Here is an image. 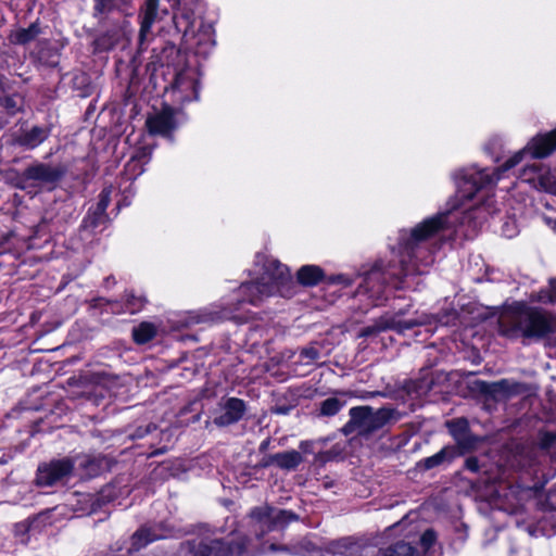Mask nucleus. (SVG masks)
I'll return each mask as SVG.
<instances>
[{
  "label": "nucleus",
  "instance_id": "nucleus-1",
  "mask_svg": "<svg viewBox=\"0 0 556 556\" xmlns=\"http://www.w3.org/2000/svg\"><path fill=\"white\" fill-rule=\"evenodd\" d=\"M555 149L556 128L547 134L534 137L523 150L515 153V155L492 174H488L484 170L473 173L467 170L462 172L460 180L457 182L459 192L463 198L470 200L479 189L496 184L500 179V172L508 170L519 164L528 150L531 151L533 157L542 159L547 156Z\"/></svg>",
  "mask_w": 556,
  "mask_h": 556
},
{
  "label": "nucleus",
  "instance_id": "nucleus-2",
  "mask_svg": "<svg viewBox=\"0 0 556 556\" xmlns=\"http://www.w3.org/2000/svg\"><path fill=\"white\" fill-rule=\"evenodd\" d=\"M350 420L343 426L342 432L345 435H370L390 421H396L400 414L390 407L374 409L371 406H356L349 412Z\"/></svg>",
  "mask_w": 556,
  "mask_h": 556
},
{
  "label": "nucleus",
  "instance_id": "nucleus-3",
  "mask_svg": "<svg viewBox=\"0 0 556 556\" xmlns=\"http://www.w3.org/2000/svg\"><path fill=\"white\" fill-rule=\"evenodd\" d=\"M291 281L287 266L274 258H266L263 264V274L255 282L241 286V293L248 294V301L256 303L262 296H268Z\"/></svg>",
  "mask_w": 556,
  "mask_h": 556
},
{
  "label": "nucleus",
  "instance_id": "nucleus-4",
  "mask_svg": "<svg viewBox=\"0 0 556 556\" xmlns=\"http://www.w3.org/2000/svg\"><path fill=\"white\" fill-rule=\"evenodd\" d=\"M511 325L525 338L541 339L556 330V317L544 309L526 307L513 315Z\"/></svg>",
  "mask_w": 556,
  "mask_h": 556
},
{
  "label": "nucleus",
  "instance_id": "nucleus-5",
  "mask_svg": "<svg viewBox=\"0 0 556 556\" xmlns=\"http://www.w3.org/2000/svg\"><path fill=\"white\" fill-rule=\"evenodd\" d=\"M62 164L34 163L21 175V181L26 186H54L66 173Z\"/></svg>",
  "mask_w": 556,
  "mask_h": 556
},
{
  "label": "nucleus",
  "instance_id": "nucleus-6",
  "mask_svg": "<svg viewBox=\"0 0 556 556\" xmlns=\"http://www.w3.org/2000/svg\"><path fill=\"white\" fill-rule=\"evenodd\" d=\"M403 312L400 311L394 315H383L379 317L377 320L374 321L372 325L364 327L359 332V337H372L386 330H395L402 333L406 330L413 329L417 326L426 325L428 323L427 316H420L419 318L403 320L401 318Z\"/></svg>",
  "mask_w": 556,
  "mask_h": 556
},
{
  "label": "nucleus",
  "instance_id": "nucleus-7",
  "mask_svg": "<svg viewBox=\"0 0 556 556\" xmlns=\"http://www.w3.org/2000/svg\"><path fill=\"white\" fill-rule=\"evenodd\" d=\"M448 226V213H440L431 218L426 219L416 226L407 239L403 242V248L408 257H414L415 248L422 241L435 235L441 229Z\"/></svg>",
  "mask_w": 556,
  "mask_h": 556
},
{
  "label": "nucleus",
  "instance_id": "nucleus-8",
  "mask_svg": "<svg viewBox=\"0 0 556 556\" xmlns=\"http://www.w3.org/2000/svg\"><path fill=\"white\" fill-rule=\"evenodd\" d=\"M74 469V463L68 458L51 460L40 465L37 470L38 485L51 486L67 479Z\"/></svg>",
  "mask_w": 556,
  "mask_h": 556
},
{
  "label": "nucleus",
  "instance_id": "nucleus-9",
  "mask_svg": "<svg viewBox=\"0 0 556 556\" xmlns=\"http://www.w3.org/2000/svg\"><path fill=\"white\" fill-rule=\"evenodd\" d=\"M146 124L150 134L167 137L176 128L175 111L170 106H164L148 117Z\"/></svg>",
  "mask_w": 556,
  "mask_h": 556
},
{
  "label": "nucleus",
  "instance_id": "nucleus-10",
  "mask_svg": "<svg viewBox=\"0 0 556 556\" xmlns=\"http://www.w3.org/2000/svg\"><path fill=\"white\" fill-rule=\"evenodd\" d=\"M245 412V404L237 397H229L220 404L219 414L213 422L218 427H225L239 421Z\"/></svg>",
  "mask_w": 556,
  "mask_h": 556
},
{
  "label": "nucleus",
  "instance_id": "nucleus-11",
  "mask_svg": "<svg viewBox=\"0 0 556 556\" xmlns=\"http://www.w3.org/2000/svg\"><path fill=\"white\" fill-rule=\"evenodd\" d=\"M251 516L266 526L267 531H270L275 525L287 523L294 518L291 513L286 510L275 511L269 507L256 508L252 510Z\"/></svg>",
  "mask_w": 556,
  "mask_h": 556
},
{
  "label": "nucleus",
  "instance_id": "nucleus-12",
  "mask_svg": "<svg viewBox=\"0 0 556 556\" xmlns=\"http://www.w3.org/2000/svg\"><path fill=\"white\" fill-rule=\"evenodd\" d=\"M49 132L50 130L47 127L34 126L16 135L14 141L18 146L31 150L41 144L48 138Z\"/></svg>",
  "mask_w": 556,
  "mask_h": 556
},
{
  "label": "nucleus",
  "instance_id": "nucleus-13",
  "mask_svg": "<svg viewBox=\"0 0 556 556\" xmlns=\"http://www.w3.org/2000/svg\"><path fill=\"white\" fill-rule=\"evenodd\" d=\"M245 551L244 541L236 546H230L222 541H212L210 544L202 546V556H230L231 554L241 555Z\"/></svg>",
  "mask_w": 556,
  "mask_h": 556
},
{
  "label": "nucleus",
  "instance_id": "nucleus-14",
  "mask_svg": "<svg viewBox=\"0 0 556 556\" xmlns=\"http://www.w3.org/2000/svg\"><path fill=\"white\" fill-rule=\"evenodd\" d=\"M159 4L146 2L141 13V25L139 31V42L142 45L148 34H150L153 24L157 18Z\"/></svg>",
  "mask_w": 556,
  "mask_h": 556
},
{
  "label": "nucleus",
  "instance_id": "nucleus-15",
  "mask_svg": "<svg viewBox=\"0 0 556 556\" xmlns=\"http://www.w3.org/2000/svg\"><path fill=\"white\" fill-rule=\"evenodd\" d=\"M303 462V457L300 452L292 450L283 453H277L270 456L269 460L265 464L275 463L282 469H294Z\"/></svg>",
  "mask_w": 556,
  "mask_h": 556
},
{
  "label": "nucleus",
  "instance_id": "nucleus-16",
  "mask_svg": "<svg viewBox=\"0 0 556 556\" xmlns=\"http://www.w3.org/2000/svg\"><path fill=\"white\" fill-rule=\"evenodd\" d=\"M457 456V451L453 446H445L437 454L427 457L418 463V466L425 470L432 469L444 462H451Z\"/></svg>",
  "mask_w": 556,
  "mask_h": 556
},
{
  "label": "nucleus",
  "instance_id": "nucleus-17",
  "mask_svg": "<svg viewBox=\"0 0 556 556\" xmlns=\"http://www.w3.org/2000/svg\"><path fill=\"white\" fill-rule=\"evenodd\" d=\"M298 281L303 286H315L324 277L320 267L316 265H304L298 270Z\"/></svg>",
  "mask_w": 556,
  "mask_h": 556
},
{
  "label": "nucleus",
  "instance_id": "nucleus-18",
  "mask_svg": "<svg viewBox=\"0 0 556 556\" xmlns=\"http://www.w3.org/2000/svg\"><path fill=\"white\" fill-rule=\"evenodd\" d=\"M40 34V28L37 23H33L27 28H22L16 30L13 36L12 40L14 43L17 45H27L30 41L35 40L38 35Z\"/></svg>",
  "mask_w": 556,
  "mask_h": 556
},
{
  "label": "nucleus",
  "instance_id": "nucleus-19",
  "mask_svg": "<svg viewBox=\"0 0 556 556\" xmlns=\"http://www.w3.org/2000/svg\"><path fill=\"white\" fill-rule=\"evenodd\" d=\"M155 333L156 329L154 325L150 323H141L132 329L134 340L139 344L149 342L154 338Z\"/></svg>",
  "mask_w": 556,
  "mask_h": 556
},
{
  "label": "nucleus",
  "instance_id": "nucleus-20",
  "mask_svg": "<svg viewBox=\"0 0 556 556\" xmlns=\"http://www.w3.org/2000/svg\"><path fill=\"white\" fill-rule=\"evenodd\" d=\"M538 188L556 193V173L541 167L538 173Z\"/></svg>",
  "mask_w": 556,
  "mask_h": 556
},
{
  "label": "nucleus",
  "instance_id": "nucleus-21",
  "mask_svg": "<svg viewBox=\"0 0 556 556\" xmlns=\"http://www.w3.org/2000/svg\"><path fill=\"white\" fill-rule=\"evenodd\" d=\"M344 404V401H340L337 397H328L320 403L319 415L326 417L334 416L341 410Z\"/></svg>",
  "mask_w": 556,
  "mask_h": 556
},
{
  "label": "nucleus",
  "instance_id": "nucleus-22",
  "mask_svg": "<svg viewBox=\"0 0 556 556\" xmlns=\"http://www.w3.org/2000/svg\"><path fill=\"white\" fill-rule=\"evenodd\" d=\"M446 427L455 441L469 430V424L465 418L448 420L446 421Z\"/></svg>",
  "mask_w": 556,
  "mask_h": 556
},
{
  "label": "nucleus",
  "instance_id": "nucleus-23",
  "mask_svg": "<svg viewBox=\"0 0 556 556\" xmlns=\"http://www.w3.org/2000/svg\"><path fill=\"white\" fill-rule=\"evenodd\" d=\"M157 536L152 534L150 529H141L137 531L131 538V547L134 549H140L148 543L156 540Z\"/></svg>",
  "mask_w": 556,
  "mask_h": 556
},
{
  "label": "nucleus",
  "instance_id": "nucleus-24",
  "mask_svg": "<svg viewBox=\"0 0 556 556\" xmlns=\"http://www.w3.org/2000/svg\"><path fill=\"white\" fill-rule=\"evenodd\" d=\"M455 442L457 444V447L459 448L458 454H464V453L470 452L473 448H476V446L480 442V439L478 437L473 435L470 432V430H468L466 434H463Z\"/></svg>",
  "mask_w": 556,
  "mask_h": 556
},
{
  "label": "nucleus",
  "instance_id": "nucleus-25",
  "mask_svg": "<svg viewBox=\"0 0 556 556\" xmlns=\"http://www.w3.org/2000/svg\"><path fill=\"white\" fill-rule=\"evenodd\" d=\"M22 102V98L18 96H7L0 98V109L5 111L9 115H14L21 110Z\"/></svg>",
  "mask_w": 556,
  "mask_h": 556
},
{
  "label": "nucleus",
  "instance_id": "nucleus-26",
  "mask_svg": "<svg viewBox=\"0 0 556 556\" xmlns=\"http://www.w3.org/2000/svg\"><path fill=\"white\" fill-rule=\"evenodd\" d=\"M533 300L543 303L556 302V278L549 280V287L546 290H541L535 295H532Z\"/></svg>",
  "mask_w": 556,
  "mask_h": 556
},
{
  "label": "nucleus",
  "instance_id": "nucleus-27",
  "mask_svg": "<svg viewBox=\"0 0 556 556\" xmlns=\"http://www.w3.org/2000/svg\"><path fill=\"white\" fill-rule=\"evenodd\" d=\"M387 556H413L414 548L405 542H397L390 546L386 553Z\"/></svg>",
  "mask_w": 556,
  "mask_h": 556
},
{
  "label": "nucleus",
  "instance_id": "nucleus-28",
  "mask_svg": "<svg viewBox=\"0 0 556 556\" xmlns=\"http://www.w3.org/2000/svg\"><path fill=\"white\" fill-rule=\"evenodd\" d=\"M540 168L535 164L525 167L520 174V179L538 188V173H540Z\"/></svg>",
  "mask_w": 556,
  "mask_h": 556
},
{
  "label": "nucleus",
  "instance_id": "nucleus-29",
  "mask_svg": "<svg viewBox=\"0 0 556 556\" xmlns=\"http://www.w3.org/2000/svg\"><path fill=\"white\" fill-rule=\"evenodd\" d=\"M111 202V188H104L100 193V199L97 205L96 215L101 216L105 213Z\"/></svg>",
  "mask_w": 556,
  "mask_h": 556
},
{
  "label": "nucleus",
  "instance_id": "nucleus-30",
  "mask_svg": "<svg viewBox=\"0 0 556 556\" xmlns=\"http://www.w3.org/2000/svg\"><path fill=\"white\" fill-rule=\"evenodd\" d=\"M501 386V396L506 397L511 394L518 393L520 391L521 386L519 383L503 379L498 381Z\"/></svg>",
  "mask_w": 556,
  "mask_h": 556
},
{
  "label": "nucleus",
  "instance_id": "nucleus-31",
  "mask_svg": "<svg viewBox=\"0 0 556 556\" xmlns=\"http://www.w3.org/2000/svg\"><path fill=\"white\" fill-rule=\"evenodd\" d=\"M501 386L498 381L496 382H482L481 383V391L496 400L501 399Z\"/></svg>",
  "mask_w": 556,
  "mask_h": 556
},
{
  "label": "nucleus",
  "instance_id": "nucleus-32",
  "mask_svg": "<svg viewBox=\"0 0 556 556\" xmlns=\"http://www.w3.org/2000/svg\"><path fill=\"white\" fill-rule=\"evenodd\" d=\"M380 279V273L378 269H374L364 279V285L362 287L365 288L368 292L377 293L378 291H375L374 282Z\"/></svg>",
  "mask_w": 556,
  "mask_h": 556
},
{
  "label": "nucleus",
  "instance_id": "nucleus-33",
  "mask_svg": "<svg viewBox=\"0 0 556 556\" xmlns=\"http://www.w3.org/2000/svg\"><path fill=\"white\" fill-rule=\"evenodd\" d=\"M319 350L313 345L303 348L300 352L301 361L314 362L319 358Z\"/></svg>",
  "mask_w": 556,
  "mask_h": 556
},
{
  "label": "nucleus",
  "instance_id": "nucleus-34",
  "mask_svg": "<svg viewBox=\"0 0 556 556\" xmlns=\"http://www.w3.org/2000/svg\"><path fill=\"white\" fill-rule=\"evenodd\" d=\"M556 442V433L546 432L540 438V446L542 448H549Z\"/></svg>",
  "mask_w": 556,
  "mask_h": 556
},
{
  "label": "nucleus",
  "instance_id": "nucleus-35",
  "mask_svg": "<svg viewBox=\"0 0 556 556\" xmlns=\"http://www.w3.org/2000/svg\"><path fill=\"white\" fill-rule=\"evenodd\" d=\"M127 305L129 306V311L135 313L140 309L143 305V300L141 298H137L135 295H128Z\"/></svg>",
  "mask_w": 556,
  "mask_h": 556
},
{
  "label": "nucleus",
  "instance_id": "nucleus-36",
  "mask_svg": "<svg viewBox=\"0 0 556 556\" xmlns=\"http://www.w3.org/2000/svg\"><path fill=\"white\" fill-rule=\"evenodd\" d=\"M434 532L431 530H427L421 536V542L425 546L428 547L434 542Z\"/></svg>",
  "mask_w": 556,
  "mask_h": 556
},
{
  "label": "nucleus",
  "instance_id": "nucleus-37",
  "mask_svg": "<svg viewBox=\"0 0 556 556\" xmlns=\"http://www.w3.org/2000/svg\"><path fill=\"white\" fill-rule=\"evenodd\" d=\"M466 468L472 472H476L479 470V463H478V459L476 457H469L467 460H466V464H465Z\"/></svg>",
  "mask_w": 556,
  "mask_h": 556
},
{
  "label": "nucleus",
  "instance_id": "nucleus-38",
  "mask_svg": "<svg viewBox=\"0 0 556 556\" xmlns=\"http://www.w3.org/2000/svg\"><path fill=\"white\" fill-rule=\"evenodd\" d=\"M547 501L551 506L556 507V484L548 491Z\"/></svg>",
  "mask_w": 556,
  "mask_h": 556
},
{
  "label": "nucleus",
  "instance_id": "nucleus-39",
  "mask_svg": "<svg viewBox=\"0 0 556 556\" xmlns=\"http://www.w3.org/2000/svg\"><path fill=\"white\" fill-rule=\"evenodd\" d=\"M334 281L343 282L345 285H350V281L344 276H338Z\"/></svg>",
  "mask_w": 556,
  "mask_h": 556
},
{
  "label": "nucleus",
  "instance_id": "nucleus-40",
  "mask_svg": "<svg viewBox=\"0 0 556 556\" xmlns=\"http://www.w3.org/2000/svg\"><path fill=\"white\" fill-rule=\"evenodd\" d=\"M146 2H151V3L159 4V0H146Z\"/></svg>",
  "mask_w": 556,
  "mask_h": 556
},
{
  "label": "nucleus",
  "instance_id": "nucleus-41",
  "mask_svg": "<svg viewBox=\"0 0 556 556\" xmlns=\"http://www.w3.org/2000/svg\"><path fill=\"white\" fill-rule=\"evenodd\" d=\"M553 228L556 230V219L553 222Z\"/></svg>",
  "mask_w": 556,
  "mask_h": 556
},
{
  "label": "nucleus",
  "instance_id": "nucleus-42",
  "mask_svg": "<svg viewBox=\"0 0 556 556\" xmlns=\"http://www.w3.org/2000/svg\"><path fill=\"white\" fill-rule=\"evenodd\" d=\"M270 549L275 551V549H276V545H274V544H273V545L270 546Z\"/></svg>",
  "mask_w": 556,
  "mask_h": 556
}]
</instances>
